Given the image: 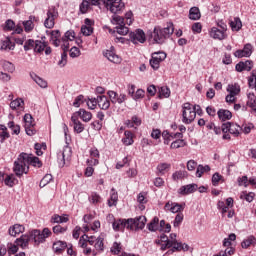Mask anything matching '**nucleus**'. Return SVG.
I'll return each instance as SVG.
<instances>
[{"instance_id":"nucleus-35","label":"nucleus","mask_w":256,"mask_h":256,"mask_svg":"<svg viewBox=\"0 0 256 256\" xmlns=\"http://www.w3.org/2000/svg\"><path fill=\"white\" fill-rule=\"evenodd\" d=\"M208 171H211V167L209 165H198L196 170V177H203V173H207Z\"/></svg>"},{"instance_id":"nucleus-37","label":"nucleus","mask_w":256,"mask_h":256,"mask_svg":"<svg viewBox=\"0 0 256 256\" xmlns=\"http://www.w3.org/2000/svg\"><path fill=\"white\" fill-rule=\"evenodd\" d=\"M33 19H35L34 16H30L29 20L22 22V24L24 25V29L26 31V33H29L30 31H33Z\"/></svg>"},{"instance_id":"nucleus-31","label":"nucleus","mask_w":256,"mask_h":256,"mask_svg":"<svg viewBox=\"0 0 256 256\" xmlns=\"http://www.w3.org/2000/svg\"><path fill=\"white\" fill-rule=\"evenodd\" d=\"M227 92L230 95H234L235 97H237V95L241 93V87L239 86V84H230L227 87Z\"/></svg>"},{"instance_id":"nucleus-57","label":"nucleus","mask_w":256,"mask_h":256,"mask_svg":"<svg viewBox=\"0 0 256 256\" xmlns=\"http://www.w3.org/2000/svg\"><path fill=\"white\" fill-rule=\"evenodd\" d=\"M183 219H184L183 213L179 212L174 219L173 226L179 227V225H181V223H183Z\"/></svg>"},{"instance_id":"nucleus-10","label":"nucleus","mask_w":256,"mask_h":256,"mask_svg":"<svg viewBox=\"0 0 256 256\" xmlns=\"http://www.w3.org/2000/svg\"><path fill=\"white\" fill-rule=\"evenodd\" d=\"M250 55H253V45H251V43L245 44L243 49H239L234 52V57H237L238 59H242V57H249Z\"/></svg>"},{"instance_id":"nucleus-5","label":"nucleus","mask_w":256,"mask_h":256,"mask_svg":"<svg viewBox=\"0 0 256 256\" xmlns=\"http://www.w3.org/2000/svg\"><path fill=\"white\" fill-rule=\"evenodd\" d=\"M104 5L108 11L117 15V13H121L125 9V3L122 0H106L104 1Z\"/></svg>"},{"instance_id":"nucleus-3","label":"nucleus","mask_w":256,"mask_h":256,"mask_svg":"<svg viewBox=\"0 0 256 256\" xmlns=\"http://www.w3.org/2000/svg\"><path fill=\"white\" fill-rule=\"evenodd\" d=\"M13 172L16 177H23L29 173V166L27 164V153L22 152L19 154L17 160L14 162Z\"/></svg>"},{"instance_id":"nucleus-43","label":"nucleus","mask_w":256,"mask_h":256,"mask_svg":"<svg viewBox=\"0 0 256 256\" xmlns=\"http://www.w3.org/2000/svg\"><path fill=\"white\" fill-rule=\"evenodd\" d=\"M111 23L113 25H118V26L125 25V19L119 15L114 14L112 16Z\"/></svg>"},{"instance_id":"nucleus-13","label":"nucleus","mask_w":256,"mask_h":256,"mask_svg":"<svg viewBox=\"0 0 256 256\" xmlns=\"http://www.w3.org/2000/svg\"><path fill=\"white\" fill-rule=\"evenodd\" d=\"M198 189V185L197 184H188V185H184L181 186L178 189V193L179 195H191V193H195V191H197Z\"/></svg>"},{"instance_id":"nucleus-33","label":"nucleus","mask_w":256,"mask_h":256,"mask_svg":"<svg viewBox=\"0 0 256 256\" xmlns=\"http://www.w3.org/2000/svg\"><path fill=\"white\" fill-rule=\"evenodd\" d=\"M135 219V228L145 229V223H147V218L145 216H139Z\"/></svg>"},{"instance_id":"nucleus-4","label":"nucleus","mask_w":256,"mask_h":256,"mask_svg":"<svg viewBox=\"0 0 256 256\" xmlns=\"http://www.w3.org/2000/svg\"><path fill=\"white\" fill-rule=\"evenodd\" d=\"M182 109V122L186 125H190V123H193V121H195V117H197V112L195 111V108L191 107V103L189 102L184 103Z\"/></svg>"},{"instance_id":"nucleus-6","label":"nucleus","mask_w":256,"mask_h":256,"mask_svg":"<svg viewBox=\"0 0 256 256\" xmlns=\"http://www.w3.org/2000/svg\"><path fill=\"white\" fill-rule=\"evenodd\" d=\"M46 15L47 17L44 21V26L46 29H53V27H55V19L59 17V11L55 6H52L48 9Z\"/></svg>"},{"instance_id":"nucleus-23","label":"nucleus","mask_w":256,"mask_h":256,"mask_svg":"<svg viewBox=\"0 0 256 256\" xmlns=\"http://www.w3.org/2000/svg\"><path fill=\"white\" fill-rule=\"evenodd\" d=\"M45 47H47V42L45 41V36H44L42 37V40H36L34 51L35 53H43L45 51Z\"/></svg>"},{"instance_id":"nucleus-46","label":"nucleus","mask_w":256,"mask_h":256,"mask_svg":"<svg viewBox=\"0 0 256 256\" xmlns=\"http://www.w3.org/2000/svg\"><path fill=\"white\" fill-rule=\"evenodd\" d=\"M51 181H53V175L46 174L40 181V187H46Z\"/></svg>"},{"instance_id":"nucleus-22","label":"nucleus","mask_w":256,"mask_h":256,"mask_svg":"<svg viewBox=\"0 0 256 256\" xmlns=\"http://www.w3.org/2000/svg\"><path fill=\"white\" fill-rule=\"evenodd\" d=\"M171 97V89L167 86L158 87V99H169Z\"/></svg>"},{"instance_id":"nucleus-8","label":"nucleus","mask_w":256,"mask_h":256,"mask_svg":"<svg viewBox=\"0 0 256 256\" xmlns=\"http://www.w3.org/2000/svg\"><path fill=\"white\" fill-rule=\"evenodd\" d=\"M24 127L26 134L30 137L35 135L37 133V130H35L33 127H35V122L33 121V116L31 114H25L24 115Z\"/></svg>"},{"instance_id":"nucleus-47","label":"nucleus","mask_w":256,"mask_h":256,"mask_svg":"<svg viewBox=\"0 0 256 256\" xmlns=\"http://www.w3.org/2000/svg\"><path fill=\"white\" fill-rule=\"evenodd\" d=\"M8 127L14 133V135H19L21 133V126L15 125V122L10 121L8 122Z\"/></svg>"},{"instance_id":"nucleus-21","label":"nucleus","mask_w":256,"mask_h":256,"mask_svg":"<svg viewBox=\"0 0 256 256\" xmlns=\"http://www.w3.org/2000/svg\"><path fill=\"white\" fill-rule=\"evenodd\" d=\"M30 77L36 84L41 87V89H47L48 83L45 79L39 77L35 72H31Z\"/></svg>"},{"instance_id":"nucleus-17","label":"nucleus","mask_w":256,"mask_h":256,"mask_svg":"<svg viewBox=\"0 0 256 256\" xmlns=\"http://www.w3.org/2000/svg\"><path fill=\"white\" fill-rule=\"evenodd\" d=\"M8 233L11 237H17L20 233H25V226L21 224H14L9 228Z\"/></svg>"},{"instance_id":"nucleus-59","label":"nucleus","mask_w":256,"mask_h":256,"mask_svg":"<svg viewBox=\"0 0 256 256\" xmlns=\"http://www.w3.org/2000/svg\"><path fill=\"white\" fill-rule=\"evenodd\" d=\"M239 187H248L249 185V178L247 176H242L237 179Z\"/></svg>"},{"instance_id":"nucleus-18","label":"nucleus","mask_w":256,"mask_h":256,"mask_svg":"<svg viewBox=\"0 0 256 256\" xmlns=\"http://www.w3.org/2000/svg\"><path fill=\"white\" fill-rule=\"evenodd\" d=\"M74 115H76L78 118L80 117L85 123H89V121L93 119V114L85 109H80L79 111L75 112Z\"/></svg>"},{"instance_id":"nucleus-24","label":"nucleus","mask_w":256,"mask_h":256,"mask_svg":"<svg viewBox=\"0 0 256 256\" xmlns=\"http://www.w3.org/2000/svg\"><path fill=\"white\" fill-rule=\"evenodd\" d=\"M220 121H229L233 117V114L229 110L220 109L217 112Z\"/></svg>"},{"instance_id":"nucleus-53","label":"nucleus","mask_w":256,"mask_h":256,"mask_svg":"<svg viewBox=\"0 0 256 256\" xmlns=\"http://www.w3.org/2000/svg\"><path fill=\"white\" fill-rule=\"evenodd\" d=\"M107 95L113 105H116L117 103V97H119V94L113 90H110L107 92Z\"/></svg>"},{"instance_id":"nucleus-9","label":"nucleus","mask_w":256,"mask_h":256,"mask_svg":"<svg viewBox=\"0 0 256 256\" xmlns=\"http://www.w3.org/2000/svg\"><path fill=\"white\" fill-rule=\"evenodd\" d=\"M130 41L137 45V43H145L147 41V37L145 36V32L142 29H137L135 32L129 33Z\"/></svg>"},{"instance_id":"nucleus-2","label":"nucleus","mask_w":256,"mask_h":256,"mask_svg":"<svg viewBox=\"0 0 256 256\" xmlns=\"http://www.w3.org/2000/svg\"><path fill=\"white\" fill-rule=\"evenodd\" d=\"M175 32V27L172 22L167 24V27L161 28L156 26L153 32L150 34V39H152V43H157V45H163L169 37Z\"/></svg>"},{"instance_id":"nucleus-28","label":"nucleus","mask_w":256,"mask_h":256,"mask_svg":"<svg viewBox=\"0 0 256 256\" xmlns=\"http://www.w3.org/2000/svg\"><path fill=\"white\" fill-rule=\"evenodd\" d=\"M119 201V195L115 192V188L111 189L110 199L108 200V206L115 207Z\"/></svg>"},{"instance_id":"nucleus-49","label":"nucleus","mask_w":256,"mask_h":256,"mask_svg":"<svg viewBox=\"0 0 256 256\" xmlns=\"http://www.w3.org/2000/svg\"><path fill=\"white\" fill-rule=\"evenodd\" d=\"M90 5L91 3L89 1L83 0L80 4V13H82V15H85V13L89 11Z\"/></svg>"},{"instance_id":"nucleus-29","label":"nucleus","mask_w":256,"mask_h":256,"mask_svg":"<svg viewBox=\"0 0 256 256\" xmlns=\"http://www.w3.org/2000/svg\"><path fill=\"white\" fill-rule=\"evenodd\" d=\"M230 27L232 31H241V27H243L241 18L235 17L233 21H230Z\"/></svg>"},{"instance_id":"nucleus-56","label":"nucleus","mask_w":256,"mask_h":256,"mask_svg":"<svg viewBox=\"0 0 256 256\" xmlns=\"http://www.w3.org/2000/svg\"><path fill=\"white\" fill-rule=\"evenodd\" d=\"M81 33L85 35V37H89V35L93 34V26H82Z\"/></svg>"},{"instance_id":"nucleus-26","label":"nucleus","mask_w":256,"mask_h":256,"mask_svg":"<svg viewBox=\"0 0 256 256\" xmlns=\"http://www.w3.org/2000/svg\"><path fill=\"white\" fill-rule=\"evenodd\" d=\"M112 227L115 231L125 230V219H117L112 222Z\"/></svg>"},{"instance_id":"nucleus-54","label":"nucleus","mask_w":256,"mask_h":256,"mask_svg":"<svg viewBox=\"0 0 256 256\" xmlns=\"http://www.w3.org/2000/svg\"><path fill=\"white\" fill-rule=\"evenodd\" d=\"M4 31H13L15 29V22L11 19L7 20L3 26Z\"/></svg>"},{"instance_id":"nucleus-14","label":"nucleus","mask_w":256,"mask_h":256,"mask_svg":"<svg viewBox=\"0 0 256 256\" xmlns=\"http://www.w3.org/2000/svg\"><path fill=\"white\" fill-rule=\"evenodd\" d=\"M74 133H83L85 131V126L81 121H79V118L77 117V114H73L71 117Z\"/></svg>"},{"instance_id":"nucleus-15","label":"nucleus","mask_w":256,"mask_h":256,"mask_svg":"<svg viewBox=\"0 0 256 256\" xmlns=\"http://www.w3.org/2000/svg\"><path fill=\"white\" fill-rule=\"evenodd\" d=\"M26 163L27 165H32L33 167H43V162L39 159V157L33 156V154L26 153Z\"/></svg>"},{"instance_id":"nucleus-58","label":"nucleus","mask_w":256,"mask_h":256,"mask_svg":"<svg viewBox=\"0 0 256 256\" xmlns=\"http://www.w3.org/2000/svg\"><path fill=\"white\" fill-rule=\"evenodd\" d=\"M23 99L21 98H18V99H15L13 101L10 102V107L15 110V109H19V107H21V104H23Z\"/></svg>"},{"instance_id":"nucleus-30","label":"nucleus","mask_w":256,"mask_h":256,"mask_svg":"<svg viewBox=\"0 0 256 256\" xmlns=\"http://www.w3.org/2000/svg\"><path fill=\"white\" fill-rule=\"evenodd\" d=\"M13 49H15V43L9 39L4 40L0 47L1 51H13Z\"/></svg>"},{"instance_id":"nucleus-50","label":"nucleus","mask_w":256,"mask_h":256,"mask_svg":"<svg viewBox=\"0 0 256 256\" xmlns=\"http://www.w3.org/2000/svg\"><path fill=\"white\" fill-rule=\"evenodd\" d=\"M239 131H241V126L232 123L229 133L234 135V137H239Z\"/></svg>"},{"instance_id":"nucleus-42","label":"nucleus","mask_w":256,"mask_h":256,"mask_svg":"<svg viewBox=\"0 0 256 256\" xmlns=\"http://www.w3.org/2000/svg\"><path fill=\"white\" fill-rule=\"evenodd\" d=\"M16 181H17V179L15 178V175H13V174L7 175L6 178L4 179V183L8 187H14Z\"/></svg>"},{"instance_id":"nucleus-16","label":"nucleus","mask_w":256,"mask_h":256,"mask_svg":"<svg viewBox=\"0 0 256 256\" xmlns=\"http://www.w3.org/2000/svg\"><path fill=\"white\" fill-rule=\"evenodd\" d=\"M97 102H98V107H100L104 111H107V109L111 107V101H109V99L105 95L97 96Z\"/></svg>"},{"instance_id":"nucleus-51","label":"nucleus","mask_w":256,"mask_h":256,"mask_svg":"<svg viewBox=\"0 0 256 256\" xmlns=\"http://www.w3.org/2000/svg\"><path fill=\"white\" fill-rule=\"evenodd\" d=\"M256 81V69L252 70L251 76L248 78V85L250 89H254Z\"/></svg>"},{"instance_id":"nucleus-1","label":"nucleus","mask_w":256,"mask_h":256,"mask_svg":"<svg viewBox=\"0 0 256 256\" xmlns=\"http://www.w3.org/2000/svg\"><path fill=\"white\" fill-rule=\"evenodd\" d=\"M51 235L52 232L49 228H44L42 231L39 229H34L26 234H23L21 238H17L15 243H17L21 249H27L31 241L34 243V245H41V243H45V240L51 237Z\"/></svg>"},{"instance_id":"nucleus-11","label":"nucleus","mask_w":256,"mask_h":256,"mask_svg":"<svg viewBox=\"0 0 256 256\" xmlns=\"http://www.w3.org/2000/svg\"><path fill=\"white\" fill-rule=\"evenodd\" d=\"M209 35L212 39H217L218 41L227 39V32H223V30H220L217 27H212L209 31Z\"/></svg>"},{"instance_id":"nucleus-7","label":"nucleus","mask_w":256,"mask_h":256,"mask_svg":"<svg viewBox=\"0 0 256 256\" xmlns=\"http://www.w3.org/2000/svg\"><path fill=\"white\" fill-rule=\"evenodd\" d=\"M165 59H167V53L163 51L153 52L150 59V66L154 71H157L162 61H165Z\"/></svg>"},{"instance_id":"nucleus-63","label":"nucleus","mask_w":256,"mask_h":256,"mask_svg":"<svg viewBox=\"0 0 256 256\" xmlns=\"http://www.w3.org/2000/svg\"><path fill=\"white\" fill-rule=\"evenodd\" d=\"M124 223L127 229H135V218L124 219Z\"/></svg>"},{"instance_id":"nucleus-34","label":"nucleus","mask_w":256,"mask_h":256,"mask_svg":"<svg viewBox=\"0 0 256 256\" xmlns=\"http://www.w3.org/2000/svg\"><path fill=\"white\" fill-rule=\"evenodd\" d=\"M255 243H256L255 236H249L247 239L242 241L241 246H242V249H247L251 247V245H255Z\"/></svg>"},{"instance_id":"nucleus-61","label":"nucleus","mask_w":256,"mask_h":256,"mask_svg":"<svg viewBox=\"0 0 256 256\" xmlns=\"http://www.w3.org/2000/svg\"><path fill=\"white\" fill-rule=\"evenodd\" d=\"M62 39H65L66 41H73L75 39V31L73 30H68L65 32L64 37Z\"/></svg>"},{"instance_id":"nucleus-12","label":"nucleus","mask_w":256,"mask_h":256,"mask_svg":"<svg viewBox=\"0 0 256 256\" xmlns=\"http://www.w3.org/2000/svg\"><path fill=\"white\" fill-rule=\"evenodd\" d=\"M253 69V61L246 60L245 62L241 61L235 66V70L238 73H243V71H251Z\"/></svg>"},{"instance_id":"nucleus-41","label":"nucleus","mask_w":256,"mask_h":256,"mask_svg":"<svg viewBox=\"0 0 256 256\" xmlns=\"http://www.w3.org/2000/svg\"><path fill=\"white\" fill-rule=\"evenodd\" d=\"M19 247H21L20 245L13 244V243H8L7 244V251H8V255H15V253H17V251H19Z\"/></svg>"},{"instance_id":"nucleus-39","label":"nucleus","mask_w":256,"mask_h":256,"mask_svg":"<svg viewBox=\"0 0 256 256\" xmlns=\"http://www.w3.org/2000/svg\"><path fill=\"white\" fill-rule=\"evenodd\" d=\"M148 229L152 232H155L159 229V218L154 217L152 221L148 224Z\"/></svg>"},{"instance_id":"nucleus-32","label":"nucleus","mask_w":256,"mask_h":256,"mask_svg":"<svg viewBox=\"0 0 256 256\" xmlns=\"http://www.w3.org/2000/svg\"><path fill=\"white\" fill-rule=\"evenodd\" d=\"M65 249H67V242L57 241L53 243L55 253H61V251H65Z\"/></svg>"},{"instance_id":"nucleus-36","label":"nucleus","mask_w":256,"mask_h":256,"mask_svg":"<svg viewBox=\"0 0 256 256\" xmlns=\"http://www.w3.org/2000/svg\"><path fill=\"white\" fill-rule=\"evenodd\" d=\"M0 137H1V143H3L5 141V139H9V137H11V135L9 134V132H7V126L0 124Z\"/></svg>"},{"instance_id":"nucleus-48","label":"nucleus","mask_w":256,"mask_h":256,"mask_svg":"<svg viewBox=\"0 0 256 256\" xmlns=\"http://www.w3.org/2000/svg\"><path fill=\"white\" fill-rule=\"evenodd\" d=\"M103 241H104V238L99 236L97 239H96V243L94 245L96 251H104L105 249V246L103 244Z\"/></svg>"},{"instance_id":"nucleus-19","label":"nucleus","mask_w":256,"mask_h":256,"mask_svg":"<svg viewBox=\"0 0 256 256\" xmlns=\"http://www.w3.org/2000/svg\"><path fill=\"white\" fill-rule=\"evenodd\" d=\"M165 209H167V211H171V213H181V211H183L185 207H183V204H179V203L170 204L168 202L165 204Z\"/></svg>"},{"instance_id":"nucleus-27","label":"nucleus","mask_w":256,"mask_h":256,"mask_svg":"<svg viewBox=\"0 0 256 256\" xmlns=\"http://www.w3.org/2000/svg\"><path fill=\"white\" fill-rule=\"evenodd\" d=\"M189 19L192 21H197L201 19V12L198 7H192L189 11Z\"/></svg>"},{"instance_id":"nucleus-38","label":"nucleus","mask_w":256,"mask_h":256,"mask_svg":"<svg viewBox=\"0 0 256 256\" xmlns=\"http://www.w3.org/2000/svg\"><path fill=\"white\" fill-rule=\"evenodd\" d=\"M2 67L4 69V71H8V73H14L15 72V64L4 60L2 63Z\"/></svg>"},{"instance_id":"nucleus-55","label":"nucleus","mask_w":256,"mask_h":256,"mask_svg":"<svg viewBox=\"0 0 256 256\" xmlns=\"http://www.w3.org/2000/svg\"><path fill=\"white\" fill-rule=\"evenodd\" d=\"M116 32L118 35H127V33H129V28L125 26V24H122L116 27Z\"/></svg>"},{"instance_id":"nucleus-45","label":"nucleus","mask_w":256,"mask_h":256,"mask_svg":"<svg viewBox=\"0 0 256 256\" xmlns=\"http://www.w3.org/2000/svg\"><path fill=\"white\" fill-rule=\"evenodd\" d=\"M167 169H171V164L161 163L157 166V171L160 175H165Z\"/></svg>"},{"instance_id":"nucleus-62","label":"nucleus","mask_w":256,"mask_h":256,"mask_svg":"<svg viewBox=\"0 0 256 256\" xmlns=\"http://www.w3.org/2000/svg\"><path fill=\"white\" fill-rule=\"evenodd\" d=\"M80 55H81V50H79V48L74 46L70 49V57L72 59H76V57H79Z\"/></svg>"},{"instance_id":"nucleus-25","label":"nucleus","mask_w":256,"mask_h":256,"mask_svg":"<svg viewBox=\"0 0 256 256\" xmlns=\"http://www.w3.org/2000/svg\"><path fill=\"white\" fill-rule=\"evenodd\" d=\"M122 143L126 146L133 145V143H135L133 140V132L126 130L124 132V138H122Z\"/></svg>"},{"instance_id":"nucleus-52","label":"nucleus","mask_w":256,"mask_h":256,"mask_svg":"<svg viewBox=\"0 0 256 256\" xmlns=\"http://www.w3.org/2000/svg\"><path fill=\"white\" fill-rule=\"evenodd\" d=\"M36 41L33 39H29L24 44V51H31V49L35 50Z\"/></svg>"},{"instance_id":"nucleus-60","label":"nucleus","mask_w":256,"mask_h":256,"mask_svg":"<svg viewBox=\"0 0 256 256\" xmlns=\"http://www.w3.org/2000/svg\"><path fill=\"white\" fill-rule=\"evenodd\" d=\"M111 253L114 255H119V253H121V243L114 242L113 246L111 247Z\"/></svg>"},{"instance_id":"nucleus-64","label":"nucleus","mask_w":256,"mask_h":256,"mask_svg":"<svg viewBox=\"0 0 256 256\" xmlns=\"http://www.w3.org/2000/svg\"><path fill=\"white\" fill-rule=\"evenodd\" d=\"M67 65V53L63 52L61 54V59L58 61V67H65Z\"/></svg>"},{"instance_id":"nucleus-44","label":"nucleus","mask_w":256,"mask_h":256,"mask_svg":"<svg viewBox=\"0 0 256 256\" xmlns=\"http://www.w3.org/2000/svg\"><path fill=\"white\" fill-rule=\"evenodd\" d=\"M187 143L183 139H177L174 142L171 143L170 148L171 149H180V147H185Z\"/></svg>"},{"instance_id":"nucleus-20","label":"nucleus","mask_w":256,"mask_h":256,"mask_svg":"<svg viewBox=\"0 0 256 256\" xmlns=\"http://www.w3.org/2000/svg\"><path fill=\"white\" fill-rule=\"evenodd\" d=\"M104 57H106L108 61H111V63H121V57L115 54V51L113 50H106L104 53Z\"/></svg>"},{"instance_id":"nucleus-40","label":"nucleus","mask_w":256,"mask_h":256,"mask_svg":"<svg viewBox=\"0 0 256 256\" xmlns=\"http://www.w3.org/2000/svg\"><path fill=\"white\" fill-rule=\"evenodd\" d=\"M187 177V171L179 170L172 174L173 181H179V179H185Z\"/></svg>"}]
</instances>
